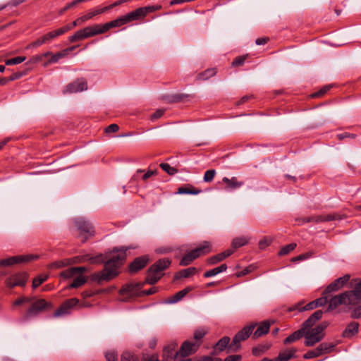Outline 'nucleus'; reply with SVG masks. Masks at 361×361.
<instances>
[{"mask_svg": "<svg viewBox=\"0 0 361 361\" xmlns=\"http://www.w3.org/2000/svg\"><path fill=\"white\" fill-rule=\"evenodd\" d=\"M149 258L148 255L137 257L130 262L128 267V271L130 274H135L139 271L143 269L149 263Z\"/></svg>", "mask_w": 361, "mask_h": 361, "instance_id": "obj_14", "label": "nucleus"}, {"mask_svg": "<svg viewBox=\"0 0 361 361\" xmlns=\"http://www.w3.org/2000/svg\"><path fill=\"white\" fill-rule=\"evenodd\" d=\"M194 289L192 286H187L184 289L177 292L173 295L169 297L167 299L168 303H176L181 300L188 293L192 291Z\"/></svg>", "mask_w": 361, "mask_h": 361, "instance_id": "obj_27", "label": "nucleus"}, {"mask_svg": "<svg viewBox=\"0 0 361 361\" xmlns=\"http://www.w3.org/2000/svg\"><path fill=\"white\" fill-rule=\"evenodd\" d=\"M359 324L357 322H350L343 331L342 336L343 338H351L358 333Z\"/></svg>", "mask_w": 361, "mask_h": 361, "instance_id": "obj_31", "label": "nucleus"}, {"mask_svg": "<svg viewBox=\"0 0 361 361\" xmlns=\"http://www.w3.org/2000/svg\"><path fill=\"white\" fill-rule=\"evenodd\" d=\"M142 286H143V283H137L135 285L126 284L121 288L120 293L121 294L131 293L134 292L135 290H138L141 289Z\"/></svg>", "mask_w": 361, "mask_h": 361, "instance_id": "obj_37", "label": "nucleus"}, {"mask_svg": "<svg viewBox=\"0 0 361 361\" xmlns=\"http://www.w3.org/2000/svg\"><path fill=\"white\" fill-rule=\"evenodd\" d=\"M322 310H319L315 311L302 323L301 329H303V331H308V330L312 329L315 323L322 318Z\"/></svg>", "mask_w": 361, "mask_h": 361, "instance_id": "obj_18", "label": "nucleus"}, {"mask_svg": "<svg viewBox=\"0 0 361 361\" xmlns=\"http://www.w3.org/2000/svg\"><path fill=\"white\" fill-rule=\"evenodd\" d=\"M197 272L195 267H191L187 269H181L177 271L173 276V281L179 280L183 278H189Z\"/></svg>", "mask_w": 361, "mask_h": 361, "instance_id": "obj_30", "label": "nucleus"}, {"mask_svg": "<svg viewBox=\"0 0 361 361\" xmlns=\"http://www.w3.org/2000/svg\"><path fill=\"white\" fill-rule=\"evenodd\" d=\"M25 59H26L25 56H17V57H15L13 59L5 60V64L7 66L16 65V64H19V63L25 61Z\"/></svg>", "mask_w": 361, "mask_h": 361, "instance_id": "obj_51", "label": "nucleus"}, {"mask_svg": "<svg viewBox=\"0 0 361 361\" xmlns=\"http://www.w3.org/2000/svg\"><path fill=\"white\" fill-rule=\"evenodd\" d=\"M74 225L82 237V243H85L90 237L94 236V228L90 221L83 218H78L74 221Z\"/></svg>", "mask_w": 361, "mask_h": 361, "instance_id": "obj_6", "label": "nucleus"}, {"mask_svg": "<svg viewBox=\"0 0 361 361\" xmlns=\"http://www.w3.org/2000/svg\"><path fill=\"white\" fill-rule=\"evenodd\" d=\"M69 30H71L70 27L68 25H66L61 27L44 34L42 37L37 38L35 41L32 42L30 46L32 47H38L44 44H49L56 37L65 34Z\"/></svg>", "mask_w": 361, "mask_h": 361, "instance_id": "obj_5", "label": "nucleus"}, {"mask_svg": "<svg viewBox=\"0 0 361 361\" xmlns=\"http://www.w3.org/2000/svg\"><path fill=\"white\" fill-rule=\"evenodd\" d=\"M331 88V85L324 86L320 90L312 94L311 96L313 98L320 97L324 95L328 91H329Z\"/></svg>", "mask_w": 361, "mask_h": 361, "instance_id": "obj_58", "label": "nucleus"}, {"mask_svg": "<svg viewBox=\"0 0 361 361\" xmlns=\"http://www.w3.org/2000/svg\"><path fill=\"white\" fill-rule=\"evenodd\" d=\"M197 258L195 257L194 254H192V250L184 255L181 258L179 264L180 266H188L195 259Z\"/></svg>", "mask_w": 361, "mask_h": 361, "instance_id": "obj_43", "label": "nucleus"}, {"mask_svg": "<svg viewBox=\"0 0 361 361\" xmlns=\"http://www.w3.org/2000/svg\"><path fill=\"white\" fill-rule=\"evenodd\" d=\"M270 345L268 344L259 345L252 348V353L254 356H259L267 351Z\"/></svg>", "mask_w": 361, "mask_h": 361, "instance_id": "obj_46", "label": "nucleus"}, {"mask_svg": "<svg viewBox=\"0 0 361 361\" xmlns=\"http://www.w3.org/2000/svg\"><path fill=\"white\" fill-rule=\"evenodd\" d=\"M202 192L200 189L194 188L190 184H187L178 188L177 194L197 195Z\"/></svg>", "mask_w": 361, "mask_h": 361, "instance_id": "obj_33", "label": "nucleus"}, {"mask_svg": "<svg viewBox=\"0 0 361 361\" xmlns=\"http://www.w3.org/2000/svg\"><path fill=\"white\" fill-rule=\"evenodd\" d=\"M200 347L199 343H194L189 341H184L179 350L176 351L175 356H180V358H185L186 357L195 353Z\"/></svg>", "mask_w": 361, "mask_h": 361, "instance_id": "obj_12", "label": "nucleus"}, {"mask_svg": "<svg viewBox=\"0 0 361 361\" xmlns=\"http://www.w3.org/2000/svg\"><path fill=\"white\" fill-rule=\"evenodd\" d=\"M206 331L203 329H198L194 333V338L195 339V343H199L201 344L200 340L204 336Z\"/></svg>", "mask_w": 361, "mask_h": 361, "instance_id": "obj_61", "label": "nucleus"}, {"mask_svg": "<svg viewBox=\"0 0 361 361\" xmlns=\"http://www.w3.org/2000/svg\"><path fill=\"white\" fill-rule=\"evenodd\" d=\"M28 275L26 272H19L8 277L6 281V285L8 288L15 286H24L27 282Z\"/></svg>", "mask_w": 361, "mask_h": 361, "instance_id": "obj_13", "label": "nucleus"}, {"mask_svg": "<svg viewBox=\"0 0 361 361\" xmlns=\"http://www.w3.org/2000/svg\"><path fill=\"white\" fill-rule=\"evenodd\" d=\"M336 346V344L333 343H322L318 347V351H320L322 355L327 354L333 351Z\"/></svg>", "mask_w": 361, "mask_h": 361, "instance_id": "obj_39", "label": "nucleus"}, {"mask_svg": "<svg viewBox=\"0 0 361 361\" xmlns=\"http://www.w3.org/2000/svg\"><path fill=\"white\" fill-rule=\"evenodd\" d=\"M77 275L74 267H71L61 272V276L64 279H70Z\"/></svg>", "mask_w": 361, "mask_h": 361, "instance_id": "obj_56", "label": "nucleus"}, {"mask_svg": "<svg viewBox=\"0 0 361 361\" xmlns=\"http://www.w3.org/2000/svg\"><path fill=\"white\" fill-rule=\"evenodd\" d=\"M305 336V331L301 328L295 331L283 340V344L288 345L300 340Z\"/></svg>", "mask_w": 361, "mask_h": 361, "instance_id": "obj_32", "label": "nucleus"}, {"mask_svg": "<svg viewBox=\"0 0 361 361\" xmlns=\"http://www.w3.org/2000/svg\"><path fill=\"white\" fill-rule=\"evenodd\" d=\"M231 338L228 336H224L221 339H219L217 343L213 346V350L211 353L212 355H216L219 353L223 352L225 350H227L228 353L231 352L229 349V346L231 344Z\"/></svg>", "mask_w": 361, "mask_h": 361, "instance_id": "obj_17", "label": "nucleus"}, {"mask_svg": "<svg viewBox=\"0 0 361 361\" xmlns=\"http://www.w3.org/2000/svg\"><path fill=\"white\" fill-rule=\"evenodd\" d=\"M222 182L225 184L224 190L227 191H233L240 188L245 183L244 181L239 180L238 178L235 176L231 178L224 177L222 178Z\"/></svg>", "mask_w": 361, "mask_h": 361, "instance_id": "obj_20", "label": "nucleus"}, {"mask_svg": "<svg viewBox=\"0 0 361 361\" xmlns=\"http://www.w3.org/2000/svg\"><path fill=\"white\" fill-rule=\"evenodd\" d=\"M161 8V5H152V6L140 7V8L135 9V11H133L132 12H130V13L124 15V17L126 18L127 23H128L132 21L142 19L148 13L159 11Z\"/></svg>", "mask_w": 361, "mask_h": 361, "instance_id": "obj_7", "label": "nucleus"}, {"mask_svg": "<svg viewBox=\"0 0 361 361\" xmlns=\"http://www.w3.org/2000/svg\"><path fill=\"white\" fill-rule=\"evenodd\" d=\"M79 261V257H75L72 259H66L64 260L54 262L52 263L51 267L54 268H61L71 264V263H77Z\"/></svg>", "mask_w": 361, "mask_h": 361, "instance_id": "obj_38", "label": "nucleus"}, {"mask_svg": "<svg viewBox=\"0 0 361 361\" xmlns=\"http://www.w3.org/2000/svg\"><path fill=\"white\" fill-rule=\"evenodd\" d=\"M105 357L106 361H118L117 355L114 352H106Z\"/></svg>", "mask_w": 361, "mask_h": 361, "instance_id": "obj_64", "label": "nucleus"}, {"mask_svg": "<svg viewBox=\"0 0 361 361\" xmlns=\"http://www.w3.org/2000/svg\"><path fill=\"white\" fill-rule=\"evenodd\" d=\"M216 175V171L214 169L207 170L204 175V182H212Z\"/></svg>", "mask_w": 361, "mask_h": 361, "instance_id": "obj_57", "label": "nucleus"}, {"mask_svg": "<svg viewBox=\"0 0 361 361\" xmlns=\"http://www.w3.org/2000/svg\"><path fill=\"white\" fill-rule=\"evenodd\" d=\"M79 303V300L72 298L66 300L60 307L54 312V317H63L71 313V310Z\"/></svg>", "mask_w": 361, "mask_h": 361, "instance_id": "obj_9", "label": "nucleus"}, {"mask_svg": "<svg viewBox=\"0 0 361 361\" xmlns=\"http://www.w3.org/2000/svg\"><path fill=\"white\" fill-rule=\"evenodd\" d=\"M342 217L341 215L334 213L329 214L325 215H319V216H312L309 217H305L300 219H297L296 221H300L301 224L309 223V222H327L335 220H340Z\"/></svg>", "mask_w": 361, "mask_h": 361, "instance_id": "obj_10", "label": "nucleus"}, {"mask_svg": "<svg viewBox=\"0 0 361 361\" xmlns=\"http://www.w3.org/2000/svg\"><path fill=\"white\" fill-rule=\"evenodd\" d=\"M53 307L51 302H47L44 299H38L32 302L30 307L25 312L24 319L28 320L37 316L44 310H50Z\"/></svg>", "mask_w": 361, "mask_h": 361, "instance_id": "obj_4", "label": "nucleus"}, {"mask_svg": "<svg viewBox=\"0 0 361 361\" xmlns=\"http://www.w3.org/2000/svg\"><path fill=\"white\" fill-rule=\"evenodd\" d=\"M317 303L315 300L308 302L307 305H303V302H298L297 304L290 307L288 308V312H293L295 310H298V312H303L307 310H312L317 308Z\"/></svg>", "mask_w": 361, "mask_h": 361, "instance_id": "obj_26", "label": "nucleus"}, {"mask_svg": "<svg viewBox=\"0 0 361 361\" xmlns=\"http://www.w3.org/2000/svg\"><path fill=\"white\" fill-rule=\"evenodd\" d=\"M121 361H139V357L131 352L126 351L122 353Z\"/></svg>", "mask_w": 361, "mask_h": 361, "instance_id": "obj_47", "label": "nucleus"}, {"mask_svg": "<svg viewBox=\"0 0 361 361\" xmlns=\"http://www.w3.org/2000/svg\"><path fill=\"white\" fill-rule=\"evenodd\" d=\"M226 269H227V265L226 264H222L219 267H215L212 269L205 271L204 273L203 276L204 278L212 277L218 274H220L221 272L226 271Z\"/></svg>", "mask_w": 361, "mask_h": 361, "instance_id": "obj_36", "label": "nucleus"}, {"mask_svg": "<svg viewBox=\"0 0 361 361\" xmlns=\"http://www.w3.org/2000/svg\"><path fill=\"white\" fill-rule=\"evenodd\" d=\"M329 324L328 322H323L320 323L319 325H317L316 327H314V330L317 331L319 334H320V335H324V330L327 328Z\"/></svg>", "mask_w": 361, "mask_h": 361, "instance_id": "obj_59", "label": "nucleus"}, {"mask_svg": "<svg viewBox=\"0 0 361 361\" xmlns=\"http://www.w3.org/2000/svg\"><path fill=\"white\" fill-rule=\"evenodd\" d=\"M164 109H157L154 114L151 115V121H154L161 118L164 115Z\"/></svg>", "mask_w": 361, "mask_h": 361, "instance_id": "obj_63", "label": "nucleus"}, {"mask_svg": "<svg viewBox=\"0 0 361 361\" xmlns=\"http://www.w3.org/2000/svg\"><path fill=\"white\" fill-rule=\"evenodd\" d=\"M216 74V68H208L204 71L199 73L197 76L198 80H208L211 77L215 75Z\"/></svg>", "mask_w": 361, "mask_h": 361, "instance_id": "obj_44", "label": "nucleus"}, {"mask_svg": "<svg viewBox=\"0 0 361 361\" xmlns=\"http://www.w3.org/2000/svg\"><path fill=\"white\" fill-rule=\"evenodd\" d=\"M211 244L208 241H204L195 249L192 250V254H194L197 259L200 256L205 255L211 252Z\"/></svg>", "mask_w": 361, "mask_h": 361, "instance_id": "obj_24", "label": "nucleus"}, {"mask_svg": "<svg viewBox=\"0 0 361 361\" xmlns=\"http://www.w3.org/2000/svg\"><path fill=\"white\" fill-rule=\"evenodd\" d=\"M125 24H127V22L124 16H123L120 18H116V20H111V21L104 23L103 25L102 24V27L104 30V32L106 33L111 28L120 27Z\"/></svg>", "mask_w": 361, "mask_h": 361, "instance_id": "obj_28", "label": "nucleus"}, {"mask_svg": "<svg viewBox=\"0 0 361 361\" xmlns=\"http://www.w3.org/2000/svg\"><path fill=\"white\" fill-rule=\"evenodd\" d=\"M249 239L247 237L241 236L235 238L233 240L231 246L234 249L240 248L248 243Z\"/></svg>", "mask_w": 361, "mask_h": 361, "instance_id": "obj_41", "label": "nucleus"}, {"mask_svg": "<svg viewBox=\"0 0 361 361\" xmlns=\"http://www.w3.org/2000/svg\"><path fill=\"white\" fill-rule=\"evenodd\" d=\"M160 168L169 175H174L178 171L177 169L171 166L170 164L167 163H161Z\"/></svg>", "mask_w": 361, "mask_h": 361, "instance_id": "obj_52", "label": "nucleus"}, {"mask_svg": "<svg viewBox=\"0 0 361 361\" xmlns=\"http://www.w3.org/2000/svg\"><path fill=\"white\" fill-rule=\"evenodd\" d=\"M233 251L232 250H227L223 252L213 255L207 259V263L209 265L216 264L219 262L224 260L226 258L231 256L233 254Z\"/></svg>", "mask_w": 361, "mask_h": 361, "instance_id": "obj_22", "label": "nucleus"}, {"mask_svg": "<svg viewBox=\"0 0 361 361\" xmlns=\"http://www.w3.org/2000/svg\"><path fill=\"white\" fill-rule=\"evenodd\" d=\"M271 243V240L264 237L262 240H260L258 244L260 250H264Z\"/></svg>", "mask_w": 361, "mask_h": 361, "instance_id": "obj_62", "label": "nucleus"}, {"mask_svg": "<svg viewBox=\"0 0 361 361\" xmlns=\"http://www.w3.org/2000/svg\"><path fill=\"white\" fill-rule=\"evenodd\" d=\"M256 326L257 323H252L240 330L233 338L229 346L230 350L232 353L238 352L241 348V342L246 341L252 335Z\"/></svg>", "mask_w": 361, "mask_h": 361, "instance_id": "obj_3", "label": "nucleus"}, {"mask_svg": "<svg viewBox=\"0 0 361 361\" xmlns=\"http://www.w3.org/2000/svg\"><path fill=\"white\" fill-rule=\"evenodd\" d=\"M322 355L320 351H318V347L315 349L308 350L306 353L303 355V358L308 360L312 359Z\"/></svg>", "mask_w": 361, "mask_h": 361, "instance_id": "obj_48", "label": "nucleus"}, {"mask_svg": "<svg viewBox=\"0 0 361 361\" xmlns=\"http://www.w3.org/2000/svg\"><path fill=\"white\" fill-rule=\"evenodd\" d=\"M82 30L87 39L104 33L102 27V24H94L92 26H87Z\"/></svg>", "mask_w": 361, "mask_h": 361, "instance_id": "obj_23", "label": "nucleus"}, {"mask_svg": "<svg viewBox=\"0 0 361 361\" xmlns=\"http://www.w3.org/2000/svg\"><path fill=\"white\" fill-rule=\"evenodd\" d=\"M345 293L352 305L357 304L361 300V280L355 285L353 290Z\"/></svg>", "mask_w": 361, "mask_h": 361, "instance_id": "obj_21", "label": "nucleus"}, {"mask_svg": "<svg viewBox=\"0 0 361 361\" xmlns=\"http://www.w3.org/2000/svg\"><path fill=\"white\" fill-rule=\"evenodd\" d=\"M305 338V345L307 347H311L314 345L316 343L321 341V337H316L308 333V331H305V336H303Z\"/></svg>", "mask_w": 361, "mask_h": 361, "instance_id": "obj_40", "label": "nucleus"}, {"mask_svg": "<svg viewBox=\"0 0 361 361\" xmlns=\"http://www.w3.org/2000/svg\"><path fill=\"white\" fill-rule=\"evenodd\" d=\"M247 56H248V55L246 54V55L240 56L235 58L231 63L232 66L238 67V66H243L244 64L245 60L247 59Z\"/></svg>", "mask_w": 361, "mask_h": 361, "instance_id": "obj_55", "label": "nucleus"}, {"mask_svg": "<svg viewBox=\"0 0 361 361\" xmlns=\"http://www.w3.org/2000/svg\"><path fill=\"white\" fill-rule=\"evenodd\" d=\"M315 302L317 303V307L324 306L327 303L329 304V296L328 295L322 294V296L319 298L316 299Z\"/></svg>", "mask_w": 361, "mask_h": 361, "instance_id": "obj_60", "label": "nucleus"}, {"mask_svg": "<svg viewBox=\"0 0 361 361\" xmlns=\"http://www.w3.org/2000/svg\"><path fill=\"white\" fill-rule=\"evenodd\" d=\"M270 329V323L267 321L261 322L257 329L252 333V338L254 339L258 338L267 334Z\"/></svg>", "mask_w": 361, "mask_h": 361, "instance_id": "obj_29", "label": "nucleus"}, {"mask_svg": "<svg viewBox=\"0 0 361 361\" xmlns=\"http://www.w3.org/2000/svg\"><path fill=\"white\" fill-rule=\"evenodd\" d=\"M39 258L36 255H18L0 260V267L11 266L20 263H26Z\"/></svg>", "mask_w": 361, "mask_h": 361, "instance_id": "obj_8", "label": "nucleus"}, {"mask_svg": "<svg viewBox=\"0 0 361 361\" xmlns=\"http://www.w3.org/2000/svg\"><path fill=\"white\" fill-rule=\"evenodd\" d=\"M178 344L172 343L167 346H165L163 350V361H175L180 358V356H175L176 348Z\"/></svg>", "mask_w": 361, "mask_h": 361, "instance_id": "obj_19", "label": "nucleus"}, {"mask_svg": "<svg viewBox=\"0 0 361 361\" xmlns=\"http://www.w3.org/2000/svg\"><path fill=\"white\" fill-rule=\"evenodd\" d=\"M66 56L65 53L63 52V50L57 52L55 54H52L50 59L48 60L49 63H54L58 62L61 59Z\"/></svg>", "mask_w": 361, "mask_h": 361, "instance_id": "obj_54", "label": "nucleus"}, {"mask_svg": "<svg viewBox=\"0 0 361 361\" xmlns=\"http://www.w3.org/2000/svg\"><path fill=\"white\" fill-rule=\"evenodd\" d=\"M341 305H352L345 292L329 298V305L326 312H331Z\"/></svg>", "mask_w": 361, "mask_h": 361, "instance_id": "obj_11", "label": "nucleus"}, {"mask_svg": "<svg viewBox=\"0 0 361 361\" xmlns=\"http://www.w3.org/2000/svg\"><path fill=\"white\" fill-rule=\"evenodd\" d=\"M350 275L345 274L334 280L323 291V295H329L332 292H336L344 286V285L349 281Z\"/></svg>", "mask_w": 361, "mask_h": 361, "instance_id": "obj_15", "label": "nucleus"}, {"mask_svg": "<svg viewBox=\"0 0 361 361\" xmlns=\"http://www.w3.org/2000/svg\"><path fill=\"white\" fill-rule=\"evenodd\" d=\"M94 16H96V13L93 9V10L90 11L88 13L83 15L82 16L78 18L76 20H75L72 23H70L67 25L70 27V30H71L75 27H76L78 25H80L83 23L92 19Z\"/></svg>", "mask_w": 361, "mask_h": 361, "instance_id": "obj_25", "label": "nucleus"}, {"mask_svg": "<svg viewBox=\"0 0 361 361\" xmlns=\"http://www.w3.org/2000/svg\"><path fill=\"white\" fill-rule=\"evenodd\" d=\"M297 350L292 348L290 350H286L283 352L279 353L277 357L275 358L276 361H288L290 359L295 357V354Z\"/></svg>", "mask_w": 361, "mask_h": 361, "instance_id": "obj_34", "label": "nucleus"}, {"mask_svg": "<svg viewBox=\"0 0 361 361\" xmlns=\"http://www.w3.org/2000/svg\"><path fill=\"white\" fill-rule=\"evenodd\" d=\"M192 97L190 94L176 93L174 94L169 95L166 99L169 103H178L184 101L185 99Z\"/></svg>", "mask_w": 361, "mask_h": 361, "instance_id": "obj_35", "label": "nucleus"}, {"mask_svg": "<svg viewBox=\"0 0 361 361\" xmlns=\"http://www.w3.org/2000/svg\"><path fill=\"white\" fill-rule=\"evenodd\" d=\"M48 279V275H39L35 277L32 281V288H36L39 287L41 284L45 282Z\"/></svg>", "mask_w": 361, "mask_h": 361, "instance_id": "obj_49", "label": "nucleus"}, {"mask_svg": "<svg viewBox=\"0 0 361 361\" xmlns=\"http://www.w3.org/2000/svg\"><path fill=\"white\" fill-rule=\"evenodd\" d=\"M87 280V277L82 275H78L73 280L72 283L69 285V287L72 288L80 287L86 283Z\"/></svg>", "mask_w": 361, "mask_h": 361, "instance_id": "obj_42", "label": "nucleus"}, {"mask_svg": "<svg viewBox=\"0 0 361 361\" xmlns=\"http://www.w3.org/2000/svg\"><path fill=\"white\" fill-rule=\"evenodd\" d=\"M87 89V83L85 79L79 78L73 81V82L69 83L66 86L65 92L68 93H75L86 90Z\"/></svg>", "mask_w": 361, "mask_h": 361, "instance_id": "obj_16", "label": "nucleus"}, {"mask_svg": "<svg viewBox=\"0 0 361 361\" xmlns=\"http://www.w3.org/2000/svg\"><path fill=\"white\" fill-rule=\"evenodd\" d=\"M171 264V260L169 258H161L156 261L148 268L145 282L150 285L157 283L164 275L161 272Z\"/></svg>", "mask_w": 361, "mask_h": 361, "instance_id": "obj_2", "label": "nucleus"}, {"mask_svg": "<svg viewBox=\"0 0 361 361\" xmlns=\"http://www.w3.org/2000/svg\"><path fill=\"white\" fill-rule=\"evenodd\" d=\"M128 248L124 246L115 247L111 252L116 255H112L109 259L105 260V257L102 255H98L96 257H90L88 255L84 257L85 260H89L91 263H100L104 264L102 270L94 272L90 275V280L99 285L104 282H109L121 273V268L124 264Z\"/></svg>", "mask_w": 361, "mask_h": 361, "instance_id": "obj_1", "label": "nucleus"}, {"mask_svg": "<svg viewBox=\"0 0 361 361\" xmlns=\"http://www.w3.org/2000/svg\"><path fill=\"white\" fill-rule=\"evenodd\" d=\"M313 255H314V252L312 251H309L305 253L299 255L295 257H293L291 259V262H295L307 259L310 258L311 257H312Z\"/></svg>", "mask_w": 361, "mask_h": 361, "instance_id": "obj_53", "label": "nucleus"}, {"mask_svg": "<svg viewBox=\"0 0 361 361\" xmlns=\"http://www.w3.org/2000/svg\"><path fill=\"white\" fill-rule=\"evenodd\" d=\"M85 39H87V38L85 35L84 31L82 29H80V30H78L77 32H75L73 35L70 36L68 37V41L71 43H74L78 41H81V40H83Z\"/></svg>", "mask_w": 361, "mask_h": 361, "instance_id": "obj_45", "label": "nucleus"}, {"mask_svg": "<svg viewBox=\"0 0 361 361\" xmlns=\"http://www.w3.org/2000/svg\"><path fill=\"white\" fill-rule=\"evenodd\" d=\"M296 246L297 245L295 243L286 245V246L283 247L279 252V255L283 256L288 255L290 251H293L296 247Z\"/></svg>", "mask_w": 361, "mask_h": 361, "instance_id": "obj_50", "label": "nucleus"}]
</instances>
